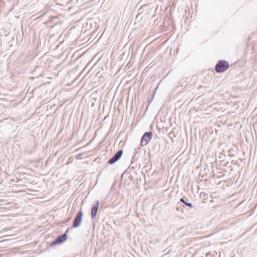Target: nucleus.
<instances>
[{"label":"nucleus","mask_w":257,"mask_h":257,"mask_svg":"<svg viewBox=\"0 0 257 257\" xmlns=\"http://www.w3.org/2000/svg\"><path fill=\"white\" fill-rule=\"evenodd\" d=\"M229 68L228 63L225 60H219L216 64L215 70L217 73H222Z\"/></svg>","instance_id":"1"},{"label":"nucleus","mask_w":257,"mask_h":257,"mask_svg":"<svg viewBox=\"0 0 257 257\" xmlns=\"http://www.w3.org/2000/svg\"><path fill=\"white\" fill-rule=\"evenodd\" d=\"M68 230L69 228L66 230L65 233L58 236L56 238L51 242L50 246H54L64 242L67 238V233L68 232Z\"/></svg>","instance_id":"2"},{"label":"nucleus","mask_w":257,"mask_h":257,"mask_svg":"<svg viewBox=\"0 0 257 257\" xmlns=\"http://www.w3.org/2000/svg\"><path fill=\"white\" fill-rule=\"evenodd\" d=\"M153 137V133L152 132H146L141 139V146H146L150 142Z\"/></svg>","instance_id":"3"},{"label":"nucleus","mask_w":257,"mask_h":257,"mask_svg":"<svg viewBox=\"0 0 257 257\" xmlns=\"http://www.w3.org/2000/svg\"><path fill=\"white\" fill-rule=\"evenodd\" d=\"M83 214V213L82 211H80L77 213L76 216L74 220V222L72 225L73 227H78L80 225Z\"/></svg>","instance_id":"4"},{"label":"nucleus","mask_w":257,"mask_h":257,"mask_svg":"<svg viewBox=\"0 0 257 257\" xmlns=\"http://www.w3.org/2000/svg\"><path fill=\"white\" fill-rule=\"evenodd\" d=\"M123 153V151L122 150H120L118 151L109 160L108 163L112 165L117 162L121 157Z\"/></svg>","instance_id":"5"},{"label":"nucleus","mask_w":257,"mask_h":257,"mask_svg":"<svg viewBox=\"0 0 257 257\" xmlns=\"http://www.w3.org/2000/svg\"><path fill=\"white\" fill-rule=\"evenodd\" d=\"M98 201H96V203L92 205L91 211V216L92 219H94L96 217L98 209Z\"/></svg>","instance_id":"6"},{"label":"nucleus","mask_w":257,"mask_h":257,"mask_svg":"<svg viewBox=\"0 0 257 257\" xmlns=\"http://www.w3.org/2000/svg\"><path fill=\"white\" fill-rule=\"evenodd\" d=\"M180 201L182 202L183 204L186 205L187 206L189 207L190 208L192 207L193 205L192 203L188 202L184 198H181L180 199Z\"/></svg>","instance_id":"7"}]
</instances>
